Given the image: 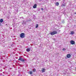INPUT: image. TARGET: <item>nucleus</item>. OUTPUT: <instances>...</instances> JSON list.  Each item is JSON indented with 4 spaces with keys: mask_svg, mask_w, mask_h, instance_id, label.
<instances>
[{
    "mask_svg": "<svg viewBox=\"0 0 76 76\" xmlns=\"http://www.w3.org/2000/svg\"><path fill=\"white\" fill-rule=\"evenodd\" d=\"M38 27V24H36V28H37Z\"/></svg>",
    "mask_w": 76,
    "mask_h": 76,
    "instance_id": "14",
    "label": "nucleus"
},
{
    "mask_svg": "<svg viewBox=\"0 0 76 76\" xmlns=\"http://www.w3.org/2000/svg\"><path fill=\"white\" fill-rule=\"evenodd\" d=\"M65 48H63V49H62V50H63V51H65Z\"/></svg>",
    "mask_w": 76,
    "mask_h": 76,
    "instance_id": "15",
    "label": "nucleus"
},
{
    "mask_svg": "<svg viewBox=\"0 0 76 76\" xmlns=\"http://www.w3.org/2000/svg\"><path fill=\"white\" fill-rule=\"evenodd\" d=\"M26 51H27V52H29V51H30V49L29 48H27Z\"/></svg>",
    "mask_w": 76,
    "mask_h": 76,
    "instance_id": "8",
    "label": "nucleus"
},
{
    "mask_svg": "<svg viewBox=\"0 0 76 76\" xmlns=\"http://www.w3.org/2000/svg\"><path fill=\"white\" fill-rule=\"evenodd\" d=\"M66 57L68 58H70L71 57V55L70 54H67L66 55Z\"/></svg>",
    "mask_w": 76,
    "mask_h": 76,
    "instance_id": "5",
    "label": "nucleus"
},
{
    "mask_svg": "<svg viewBox=\"0 0 76 76\" xmlns=\"http://www.w3.org/2000/svg\"><path fill=\"white\" fill-rule=\"evenodd\" d=\"M57 34V32L56 31H54L50 32V34L51 35H54Z\"/></svg>",
    "mask_w": 76,
    "mask_h": 76,
    "instance_id": "1",
    "label": "nucleus"
},
{
    "mask_svg": "<svg viewBox=\"0 0 76 76\" xmlns=\"http://www.w3.org/2000/svg\"><path fill=\"white\" fill-rule=\"evenodd\" d=\"M74 14H75V15H76V12H75V13H74Z\"/></svg>",
    "mask_w": 76,
    "mask_h": 76,
    "instance_id": "18",
    "label": "nucleus"
},
{
    "mask_svg": "<svg viewBox=\"0 0 76 76\" xmlns=\"http://www.w3.org/2000/svg\"><path fill=\"white\" fill-rule=\"evenodd\" d=\"M45 69L43 68L42 69V73H44V72H45Z\"/></svg>",
    "mask_w": 76,
    "mask_h": 76,
    "instance_id": "7",
    "label": "nucleus"
},
{
    "mask_svg": "<svg viewBox=\"0 0 76 76\" xmlns=\"http://www.w3.org/2000/svg\"><path fill=\"white\" fill-rule=\"evenodd\" d=\"M56 6H58V5H59V3L58 2H56L55 4Z\"/></svg>",
    "mask_w": 76,
    "mask_h": 76,
    "instance_id": "9",
    "label": "nucleus"
},
{
    "mask_svg": "<svg viewBox=\"0 0 76 76\" xmlns=\"http://www.w3.org/2000/svg\"><path fill=\"white\" fill-rule=\"evenodd\" d=\"M0 25H1V23H0Z\"/></svg>",
    "mask_w": 76,
    "mask_h": 76,
    "instance_id": "19",
    "label": "nucleus"
},
{
    "mask_svg": "<svg viewBox=\"0 0 76 76\" xmlns=\"http://www.w3.org/2000/svg\"><path fill=\"white\" fill-rule=\"evenodd\" d=\"M3 22V19H0V22H1V23H2V22Z\"/></svg>",
    "mask_w": 76,
    "mask_h": 76,
    "instance_id": "11",
    "label": "nucleus"
},
{
    "mask_svg": "<svg viewBox=\"0 0 76 76\" xmlns=\"http://www.w3.org/2000/svg\"><path fill=\"white\" fill-rule=\"evenodd\" d=\"M37 4H36L33 6V8L34 9H35V8H37Z\"/></svg>",
    "mask_w": 76,
    "mask_h": 76,
    "instance_id": "6",
    "label": "nucleus"
},
{
    "mask_svg": "<svg viewBox=\"0 0 76 76\" xmlns=\"http://www.w3.org/2000/svg\"><path fill=\"white\" fill-rule=\"evenodd\" d=\"M62 6H65V5H64V4H63Z\"/></svg>",
    "mask_w": 76,
    "mask_h": 76,
    "instance_id": "17",
    "label": "nucleus"
},
{
    "mask_svg": "<svg viewBox=\"0 0 76 76\" xmlns=\"http://www.w3.org/2000/svg\"><path fill=\"white\" fill-rule=\"evenodd\" d=\"M41 10H44V9L43 8H42L41 9Z\"/></svg>",
    "mask_w": 76,
    "mask_h": 76,
    "instance_id": "16",
    "label": "nucleus"
},
{
    "mask_svg": "<svg viewBox=\"0 0 76 76\" xmlns=\"http://www.w3.org/2000/svg\"><path fill=\"white\" fill-rule=\"evenodd\" d=\"M20 37L23 38H25V34L24 33H21L20 34Z\"/></svg>",
    "mask_w": 76,
    "mask_h": 76,
    "instance_id": "2",
    "label": "nucleus"
},
{
    "mask_svg": "<svg viewBox=\"0 0 76 76\" xmlns=\"http://www.w3.org/2000/svg\"><path fill=\"white\" fill-rule=\"evenodd\" d=\"M32 73H33V72H32V71L29 72V74L30 75H32Z\"/></svg>",
    "mask_w": 76,
    "mask_h": 76,
    "instance_id": "13",
    "label": "nucleus"
},
{
    "mask_svg": "<svg viewBox=\"0 0 76 76\" xmlns=\"http://www.w3.org/2000/svg\"><path fill=\"white\" fill-rule=\"evenodd\" d=\"M33 72H36V69H33Z\"/></svg>",
    "mask_w": 76,
    "mask_h": 76,
    "instance_id": "12",
    "label": "nucleus"
},
{
    "mask_svg": "<svg viewBox=\"0 0 76 76\" xmlns=\"http://www.w3.org/2000/svg\"><path fill=\"white\" fill-rule=\"evenodd\" d=\"M75 34V33L73 31H71L70 34H71V35H73V34Z\"/></svg>",
    "mask_w": 76,
    "mask_h": 76,
    "instance_id": "10",
    "label": "nucleus"
},
{
    "mask_svg": "<svg viewBox=\"0 0 76 76\" xmlns=\"http://www.w3.org/2000/svg\"><path fill=\"white\" fill-rule=\"evenodd\" d=\"M18 60H20V61H22V62L25 61V60H24V59H23V58H20L18 59Z\"/></svg>",
    "mask_w": 76,
    "mask_h": 76,
    "instance_id": "4",
    "label": "nucleus"
},
{
    "mask_svg": "<svg viewBox=\"0 0 76 76\" xmlns=\"http://www.w3.org/2000/svg\"><path fill=\"white\" fill-rule=\"evenodd\" d=\"M70 43L71 44L73 45V44H75V42L73 40H71L70 41Z\"/></svg>",
    "mask_w": 76,
    "mask_h": 76,
    "instance_id": "3",
    "label": "nucleus"
}]
</instances>
